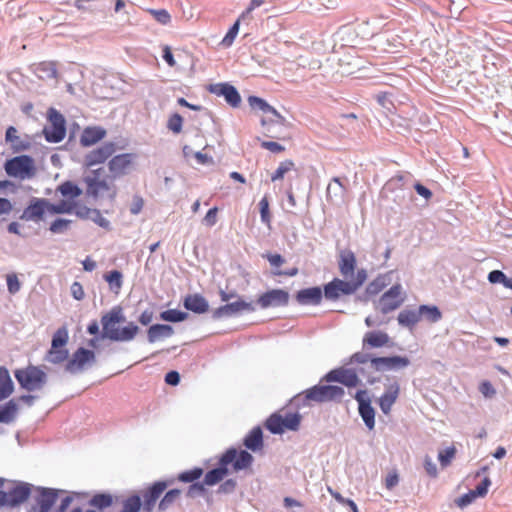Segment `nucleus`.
Returning <instances> with one entry per match:
<instances>
[{
	"mask_svg": "<svg viewBox=\"0 0 512 512\" xmlns=\"http://www.w3.org/2000/svg\"><path fill=\"white\" fill-rule=\"evenodd\" d=\"M253 462V456L245 450L230 448L221 456L219 467L209 472L204 477V484L212 486L219 483L228 474V465H232L235 472L247 469Z\"/></svg>",
	"mask_w": 512,
	"mask_h": 512,
	"instance_id": "1",
	"label": "nucleus"
},
{
	"mask_svg": "<svg viewBox=\"0 0 512 512\" xmlns=\"http://www.w3.org/2000/svg\"><path fill=\"white\" fill-rule=\"evenodd\" d=\"M125 321L123 309L120 306L113 307L101 318L104 336L112 341H130L137 335L139 328L134 323H129L122 329L117 325Z\"/></svg>",
	"mask_w": 512,
	"mask_h": 512,
	"instance_id": "2",
	"label": "nucleus"
},
{
	"mask_svg": "<svg viewBox=\"0 0 512 512\" xmlns=\"http://www.w3.org/2000/svg\"><path fill=\"white\" fill-rule=\"evenodd\" d=\"M83 182L86 186V195L94 200L104 197L114 200L117 195L113 177L109 176L103 167L87 172Z\"/></svg>",
	"mask_w": 512,
	"mask_h": 512,
	"instance_id": "3",
	"label": "nucleus"
},
{
	"mask_svg": "<svg viewBox=\"0 0 512 512\" xmlns=\"http://www.w3.org/2000/svg\"><path fill=\"white\" fill-rule=\"evenodd\" d=\"M365 270H358L354 279H339L334 278L331 282L324 285V296L328 300H337L341 296L354 294L365 282Z\"/></svg>",
	"mask_w": 512,
	"mask_h": 512,
	"instance_id": "4",
	"label": "nucleus"
},
{
	"mask_svg": "<svg viewBox=\"0 0 512 512\" xmlns=\"http://www.w3.org/2000/svg\"><path fill=\"white\" fill-rule=\"evenodd\" d=\"M4 170L8 176L20 180L32 179L37 174L35 160L29 155H19L6 160Z\"/></svg>",
	"mask_w": 512,
	"mask_h": 512,
	"instance_id": "5",
	"label": "nucleus"
},
{
	"mask_svg": "<svg viewBox=\"0 0 512 512\" xmlns=\"http://www.w3.org/2000/svg\"><path fill=\"white\" fill-rule=\"evenodd\" d=\"M15 378L20 386L28 391L40 390L46 384V373L37 366L29 365L15 371Z\"/></svg>",
	"mask_w": 512,
	"mask_h": 512,
	"instance_id": "6",
	"label": "nucleus"
},
{
	"mask_svg": "<svg viewBox=\"0 0 512 512\" xmlns=\"http://www.w3.org/2000/svg\"><path fill=\"white\" fill-rule=\"evenodd\" d=\"M69 340L68 330L62 326L56 330L52 337L51 347L45 359L52 364H60L68 359V350L65 348Z\"/></svg>",
	"mask_w": 512,
	"mask_h": 512,
	"instance_id": "7",
	"label": "nucleus"
},
{
	"mask_svg": "<svg viewBox=\"0 0 512 512\" xmlns=\"http://www.w3.org/2000/svg\"><path fill=\"white\" fill-rule=\"evenodd\" d=\"M4 480L0 478V488L3 486ZM31 489L28 484H14L7 491L0 490V508H14L24 503L30 496Z\"/></svg>",
	"mask_w": 512,
	"mask_h": 512,
	"instance_id": "8",
	"label": "nucleus"
},
{
	"mask_svg": "<svg viewBox=\"0 0 512 512\" xmlns=\"http://www.w3.org/2000/svg\"><path fill=\"white\" fill-rule=\"evenodd\" d=\"M343 395V388L334 385H316L304 392L305 402L307 405L311 402L322 403L339 400Z\"/></svg>",
	"mask_w": 512,
	"mask_h": 512,
	"instance_id": "9",
	"label": "nucleus"
},
{
	"mask_svg": "<svg viewBox=\"0 0 512 512\" xmlns=\"http://www.w3.org/2000/svg\"><path fill=\"white\" fill-rule=\"evenodd\" d=\"M301 416L298 413L272 414L266 421V428L273 434H281L286 430H298Z\"/></svg>",
	"mask_w": 512,
	"mask_h": 512,
	"instance_id": "10",
	"label": "nucleus"
},
{
	"mask_svg": "<svg viewBox=\"0 0 512 512\" xmlns=\"http://www.w3.org/2000/svg\"><path fill=\"white\" fill-rule=\"evenodd\" d=\"M45 139L51 143L62 141L66 135L65 119L57 110H49V125L43 129Z\"/></svg>",
	"mask_w": 512,
	"mask_h": 512,
	"instance_id": "11",
	"label": "nucleus"
},
{
	"mask_svg": "<svg viewBox=\"0 0 512 512\" xmlns=\"http://www.w3.org/2000/svg\"><path fill=\"white\" fill-rule=\"evenodd\" d=\"M404 302L402 287L400 284L393 285L378 300L376 309L383 314H388L401 306Z\"/></svg>",
	"mask_w": 512,
	"mask_h": 512,
	"instance_id": "12",
	"label": "nucleus"
},
{
	"mask_svg": "<svg viewBox=\"0 0 512 512\" xmlns=\"http://www.w3.org/2000/svg\"><path fill=\"white\" fill-rule=\"evenodd\" d=\"M95 362V353L83 347L78 348L66 364V371L78 373L83 371L87 365Z\"/></svg>",
	"mask_w": 512,
	"mask_h": 512,
	"instance_id": "13",
	"label": "nucleus"
},
{
	"mask_svg": "<svg viewBox=\"0 0 512 512\" xmlns=\"http://www.w3.org/2000/svg\"><path fill=\"white\" fill-rule=\"evenodd\" d=\"M400 395V384L396 379H388L385 385V391L378 399V405L383 414L389 415L392 406L396 403Z\"/></svg>",
	"mask_w": 512,
	"mask_h": 512,
	"instance_id": "14",
	"label": "nucleus"
},
{
	"mask_svg": "<svg viewBox=\"0 0 512 512\" xmlns=\"http://www.w3.org/2000/svg\"><path fill=\"white\" fill-rule=\"evenodd\" d=\"M46 213L50 214V202L45 198H33L24 209L21 219L39 222Z\"/></svg>",
	"mask_w": 512,
	"mask_h": 512,
	"instance_id": "15",
	"label": "nucleus"
},
{
	"mask_svg": "<svg viewBox=\"0 0 512 512\" xmlns=\"http://www.w3.org/2000/svg\"><path fill=\"white\" fill-rule=\"evenodd\" d=\"M116 151V146L113 142H106L103 145L91 150L84 156V165L86 167H93L98 164L104 163Z\"/></svg>",
	"mask_w": 512,
	"mask_h": 512,
	"instance_id": "16",
	"label": "nucleus"
},
{
	"mask_svg": "<svg viewBox=\"0 0 512 512\" xmlns=\"http://www.w3.org/2000/svg\"><path fill=\"white\" fill-rule=\"evenodd\" d=\"M289 302V293L282 289L269 290L257 299L258 305L266 309L268 307L285 306Z\"/></svg>",
	"mask_w": 512,
	"mask_h": 512,
	"instance_id": "17",
	"label": "nucleus"
},
{
	"mask_svg": "<svg viewBox=\"0 0 512 512\" xmlns=\"http://www.w3.org/2000/svg\"><path fill=\"white\" fill-rule=\"evenodd\" d=\"M371 366L376 371H388L405 368L410 361L407 357L391 356V357H375L370 359Z\"/></svg>",
	"mask_w": 512,
	"mask_h": 512,
	"instance_id": "18",
	"label": "nucleus"
},
{
	"mask_svg": "<svg viewBox=\"0 0 512 512\" xmlns=\"http://www.w3.org/2000/svg\"><path fill=\"white\" fill-rule=\"evenodd\" d=\"M168 483L165 481L155 482L151 487L142 492L143 509L145 512H152L156 501L167 488Z\"/></svg>",
	"mask_w": 512,
	"mask_h": 512,
	"instance_id": "19",
	"label": "nucleus"
},
{
	"mask_svg": "<svg viewBox=\"0 0 512 512\" xmlns=\"http://www.w3.org/2000/svg\"><path fill=\"white\" fill-rule=\"evenodd\" d=\"M356 257L351 250H342L339 253L338 267L340 274L345 279H354L356 277Z\"/></svg>",
	"mask_w": 512,
	"mask_h": 512,
	"instance_id": "20",
	"label": "nucleus"
},
{
	"mask_svg": "<svg viewBox=\"0 0 512 512\" xmlns=\"http://www.w3.org/2000/svg\"><path fill=\"white\" fill-rule=\"evenodd\" d=\"M5 141L10 144L13 153H21L31 148L32 143L28 136L20 137L14 126H9L5 133Z\"/></svg>",
	"mask_w": 512,
	"mask_h": 512,
	"instance_id": "21",
	"label": "nucleus"
},
{
	"mask_svg": "<svg viewBox=\"0 0 512 512\" xmlns=\"http://www.w3.org/2000/svg\"><path fill=\"white\" fill-rule=\"evenodd\" d=\"M365 391L359 390L354 398L359 404V414L361 415L365 425L372 430L375 426V410L371 406L369 400L364 399Z\"/></svg>",
	"mask_w": 512,
	"mask_h": 512,
	"instance_id": "22",
	"label": "nucleus"
},
{
	"mask_svg": "<svg viewBox=\"0 0 512 512\" xmlns=\"http://www.w3.org/2000/svg\"><path fill=\"white\" fill-rule=\"evenodd\" d=\"M133 158L134 155L131 153L119 154L112 157L108 163L109 171L113 175L112 177L125 175L132 165Z\"/></svg>",
	"mask_w": 512,
	"mask_h": 512,
	"instance_id": "23",
	"label": "nucleus"
},
{
	"mask_svg": "<svg viewBox=\"0 0 512 512\" xmlns=\"http://www.w3.org/2000/svg\"><path fill=\"white\" fill-rule=\"evenodd\" d=\"M255 308L252 303L246 302L244 300H237L232 303L225 304L223 306L218 307L214 311L215 318H222L227 316H232L238 314L243 311H254Z\"/></svg>",
	"mask_w": 512,
	"mask_h": 512,
	"instance_id": "24",
	"label": "nucleus"
},
{
	"mask_svg": "<svg viewBox=\"0 0 512 512\" xmlns=\"http://www.w3.org/2000/svg\"><path fill=\"white\" fill-rule=\"evenodd\" d=\"M326 379L339 382L347 387H356L360 383L356 372L351 369L332 370L326 375Z\"/></svg>",
	"mask_w": 512,
	"mask_h": 512,
	"instance_id": "25",
	"label": "nucleus"
},
{
	"mask_svg": "<svg viewBox=\"0 0 512 512\" xmlns=\"http://www.w3.org/2000/svg\"><path fill=\"white\" fill-rule=\"evenodd\" d=\"M210 91L218 96H223L232 107H238L241 97L236 88L227 83H220L211 86Z\"/></svg>",
	"mask_w": 512,
	"mask_h": 512,
	"instance_id": "26",
	"label": "nucleus"
},
{
	"mask_svg": "<svg viewBox=\"0 0 512 512\" xmlns=\"http://www.w3.org/2000/svg\"><path fill=\"white\" fill-rule=\"evenodd\" d=\"M323 293L320 287H310L299 290L295 298L301 305H319L322 301Z\"/></svg>",
	"mask_w": 512,
	"mask_h": 512,
	"instance_id": "27",
	"label": "nucleus"
},
{
	"mask_svg": "<svg viewBox=\"0 0 512 512\" xmlns=\"http://www.w3.org/2000/svg\"><path fill=\"white\" fill-rule=\"evenodd\" d=\"M105 135L106 131L100 127H87L81 134L80 144L83 147H90L101 141Z\"/></svg>",
	"mask_w": 512,
	"mask_h": 512,
	"instance_id": "28",
	"label": "nucleus"
},
{
	"mask_svg": "<svg viewBox=\"0 0 512 512\" xmlns=\"http://www.w3.org/2000/svg\"><path fill=\"white\" fill-rule=\"evenodd\" d=\"M57 491L49 488H42L37 498L39 512H50L57 500Z\"/></svg>",
	"mask_w": 512,
	"mask_h": 512,
	"instance_id": "29",
	"label": "nucleus"
},
{
	"mask_svg": "<svg viewBox=\"0 0 512 512\" xmlns=\"http://www.w3.org/2000/svg\"><path fill=\"white\" fill-rule=\"evenodd\" d=\"M184 307L194 313H205L208 311L209 305L206 299L200 294H190L184 299Z\"/></svg>",
	"mask_w": 512,
	"mask_h": 512,
	"instance_id": "30",
	"label": "nucleus"
},
{
	"mask_svg": "<svg viewBox=\"0 0 512 512\" xmlns=\"http://www.w3.org/2000/svg\"><path fill=\"white\" fill-rule=\"evenodd\" d=\"M249 105L253 109L261 110L264 112H272L273 118H269V122H282L284 118L277 112V110L270 106L264 99L257 96H250L248 98Z\"/></svg>",
	"mask_w": 512,
	"mask_h": 512,
	"instance_id": "31",
	"label": "nucleus"
},
{
	"mask_svg": "<svg viewBox=\"0 0 512 512\" xmlns=\"http://www.w3.org/2000/svg\"><path fill=\"white\" fill-rule=\"evenodd\" d=\"M14 391V384L8 369L0 366V401L8 398Z\"/></svg>",
	"mask_w": 512,
	"mask_h": 512,
	"instance_id": "32",
	"label": "nucleus"
},
{
	"mask_svg": "<svg viewBox=\"0 0 512 512\" xmlns=\"http://www.w3.org/2000/svg\"><path fill=\"white\" fill-rule=\"evenodd\" d=\"M173 332V328L170 325L155 324L149 327L147 337L150 343H154L161 338L170 337Z\"/></svg>",
	"mask_w": 512,
	"mask_h": 512,
	"instance_id": "33",
	"label": "nucleus"
},
{
	"mask_svg": "<svg viewBox=\"0 0 512 512\" xmlns=\"http://www.w3.org/2000/svg\"><path fill=\"white\" fill-rule=\"evenodd\" d=\"M244 445L252 451H258L263 448V434L260 427L253 428L245 437Z\"/></svg>",
	"mask_w": 512,
	"mask_h": 512,
	"instance_id": "34",
	"label": "nucleus"
},
{
	"mask_svg": "<svg viewBox=\"0 0 512 512\" xmlns=\"http://www.w3.org/2000/svg\"><path fill=\"white\" fill-rule=\"evenodd\" d=\"M389 342V336L385 332H368L365 334L363 343L373 348L386 346Z\"/></svg>",
	"mask_w": 512,
	"mask_h": 512,
	"instance_id": "35",
	"label": "nucleus"
},
{
	"mask_svg": "<svg viewBox=\"0 0 512 512\" xmlns=\"http://www.w3.org/2000/svg\"><path fill=\"white\" fill-rule=\"evenodd\" d=\"M18 411L15 399H12L0 406V423H10L14 420Z\"/></svg>",
	"mask_w": 512,
	"mask_h": 512,
	"instance_id": "36",
	"label": "nucleus"
},
{
	"mask_svg": "<svg viewBox=\"0 0 512 512\" xmlns=\"http://www.w3.org/2000/svg\"><path fill=\"white\" fill-rule=\"evenodd\" d=\"M35 72L40 78L55 79L57 77V66L55 62L47 61L36 65Z\"/></svg>",
	"mask_w": 512,
	"mask_h": 512,
	"instance_id": "37",
	"label": "nucleus"
},
{
	"mask_svg": "<svg viewBox=\"0 0 512 512\" xmlns=\"http://www.w3.org/2000/svg\"><path fill=\"white\" fill-rule=\"evenodd\" d=\"M421 320L418 310H403L398 315L400 325L412 328Z\"/></svg>",
	"mask_w": 512,
	"mask_h": 512,
	"instance_id": "38",
	"label": "nucleus"
},
{
	"mask_svg": "<svg viewBox=\"0 0 512 512\" xmlns=\"http://www.w3.org/2000/svg\"><path fill=\"white\" fill-rule=\"evenodd\" d=\"M421 319H426L429 322L435 323L442 318V313L437 306L421 305L418 308Z\"/></svg>",
	"mask_w": 512,
	"mask_h": 512,
	"instance_id": "39",
	"label": "nucleus"
},
{
	"mask_svg": "<svg viewBox=\"0 0 512 512\" xmlns=\"http://www.w3.org/2000/svg\"><path fill=\"white\" fill-rule=\"evenodd\" d=\"M296 170L295 163L293 160L286 159L280 162L277 169L271 175V181L275 182L278 180H282L285 175L291 171Z\"/></svg>",
	"mask_w": 512,
	"mask_h": 512,
	"instance_id": "40",
	"label": "nucleus"
},
{
	"mask_svg": "<svg viewBox=\"0 0 512 512\" xmlns=\"http://www.w3.org/2000/svg\"><path fill=\"white\" fill-rule=\"evenodd\" d=\"M75 209V201L61 200L56 204L50 203V214H72Z\"/></svg>",
	"mask_w": 512,
	"mask_h": 512,
	"instance_id": "41",
	"label": "nucleus"
},
{
	"mask_svg": "<svg viewBox=\"0 0 512 512\" xmlns=\"http://www.w3.org/2000/svg\"><path fill=\"white\" fill-rule=\"evenodd\" d=\"M58 191L62 194V196L68 197L72 201H74V199L78 198L82 194V190L70 181L62 183L58 187Z\"/></svg>",
	"mask_w": 512,
	"mask_h": 512,
	"instance_id": "42",
	"label": "nucleus"
},
{
	"mask_svg": "<svg viewBox=\"0 0 512 512\" xmlns=\"http://www.w3.org/2000/svg\"><path fill=\"white\" fill-rule=\"evenodd\" d=\"M181 491L179 489L169 490L164 497L160 500L158 508L165 511L170 508L180 497Z\"/></svg>",
	"mask_w": 512,
	"mask_h": 512,
	"instance_id": "43",
	"label": "nucleus"
},
{
	"mask_svg": "<svg viewBox=\"0 0 512 512\" xmlns=\"http://www.w3.org/2000/svg\"><path fill=\"white\" fill-rule=\"evenodd\" d=\"M105 281L108 282L110 289L118 293L122 287V273L118 270H113L104 275Z\"/></svg>",
	"mask_w": 512,
	"mask_h": 512,
	"instance_id": "44",
	"label": "nucleus"
},
{
	"mask_svg": "<svg viewBox=\"0 0 512 512\" xmlns=\"http://www.w3.org/2000/svg\"><path fill=\"white\" fill-rule=\"evenodd\" d=\"M456 453H457L456 447L453 445L450 447H447L444 450L439 451L438 460L440 462L441 467L442 468L448 467L452 463L453 459L455 458Z\"/></svg>",
	"mask_w": 512,
	"mask_h": 512,
	"instance_id": "45",
	"label": "nucleus"
},
{
	"mask_svg": "<svg viewBox=\"0 0 512 512\" xmlns=\"http://www.w3.org/2000/svg\"><path fill=\"white\" fill-rule=\"evenodd\" d=\"M160 318L168 322H181L187 318V313L177 309H168L160 314Z\"/></svg>",
	"mask_w": 512,
	"mask_h": 512,
	"instance_id": "46",
	"label": "nucleus"
},
{
	"mask_svg": "<svg viewBox=\"0 0 512 512\" xmlns=\"http://www.w3.org/2000/svg\"><path fill=\"white\" fill-rule=\"evenodd\" d=\"M112 496L109 494H96L90 501V504L98 509H104L111 506Z\"/></svg>",
	"mask_w": 512,
	"mask_h": 512,
	"instance_id": "47",
	"label": "nucleus"
},
{
	"mask_svg": "<svg viewBox=\"0 0 512 512\" xmlns=\"http://www.w3.org/2000/svg\"><path fill=\"white\" fill-rule=\"evenodd\" d=\"M146 11L162 25H168L171 22V15L166 9H147Z\"/></svg>",
	"mask_w": 512,
	"mask_h": 512,
	"instance_id": "48",
	"label": "nucleus"
},
{
	"mask_svg": "<svg viewBox=\"0 0 512 512\" xmlns=\"http://www.w3.org/2000/svg\"><path fill=\"white\" fill-rule=\"evenodd\" d=\"M203 474V469L196 467L192 470L184 471L178 475V480L185 483H191L199 479Z\"/></svg>",
	"mask_w": 512,
	"mask_h": 512,
	"instance_id": "49",
	"label": "nucleus"
},
{
	"mask_svg": "<svg viewBox=\"0 0 512 512\" xmlns=\"http://www.w3.org/2000/svg\"><path fill=\"white\" fill-rule=\"evenodd\" d=\"M259 210H260V216L261 221L266 224L267 226H270L271 224V213L269 209V200L267 196H264L260 202H259Z\"/></svg>",
	"mask_w": 512,
	"mask_h": 512,
	"instance_id": "50",
	"label": "nucleus"
},
{
	"mask_svg": "<svg viewBox=\"0 0 512 512\" xmlns=\"http://www.w3.org/2000/svg\"><path fill=\"white\" fill-rule=\"evenodd\" d=\"M141 508V498L138 495L128 497L123 503L122 512H139Z\"/></svg>",
	"mask_w": 512,
	"mask_h": 512,
	"instance_id": "51",
	"label": "nucleus"
},
{
	"mask_svg": "<svg viewBox=\"0 0 512 512\" xmlns=\"http://www.w3.org/2000/svg\"><path fill=\"white\" fill-rule=\"evenodd\" d=\"M183 118L180 114L175 113L168 119L167 127L173 133L178 134L182 131Z\"/></svg>",
	"mask_w": 512,
	"mask_h": 512,
	"instance_id": "52",
	"label": "nucleus"
},
{
	"mask_svg": "<svg viewBox=\"0 0 512 512\" xmlns=\"http://www.w3.org/2000/svg\"><path fill=\"white\" fill-rule=\"evenodd\" d=\"M239 24H240V21L237 20L233 26L229 29V31L226 33L225 37L223 38L222 40V44L225 46V47H229L232 45L235 37L237 36L238 32H239Z\"/></svg>",
	"mask_w": 512,
	"mask_h": 512,
	"instance_id": "53",
	"label": "nucleus"
},
{
	"mask_svg": "<svg viewBox=\"0 0 512 512\" xmlns=\"http://www.w3.org/2000/svg\"><path fill=\"white\" fill-rule=\"evenodd\" d=\"M70 223L71 220L59 218L51 223L49 229L52 233H63L68 229Z\"/></svg>",
	"mask_w": 512,
	"mask_h": 512,
	"instance_id": "54",
	"label": "nucleus"
},
{
	"mask_svg": "<svg viewBox=\"0 0 512 512\" xmlns=\"http://www.w3.org/2000/svg\"><path fill=\"white\" fill-rule=\"evenodd\" d=\"M8 291L11 294L17 293L21 288V283L15 273L7 274L6 276Z\"/></svg>",
	"mask_w": 512,
	"mask_h": 512,
	"instance_id": "55",
	"label": "nucleus"
},
{
	"mask_svg": "<svg viewBox=\"0 0 512 512\" xmlns=\"http://www.w3.org/2000/svg\"><path fill=\"white\" fill-rule=\"evenodd\" d=\"M93 210L94 209L79 204L78 202L75 201V209L73 213L80 219H90V217H92Z\"/></svg>",
	"mask_w": 512,
	"mask_h": 512,
	"instance_id": "56",
	"label": "nucleus"
},
{
	"mask_svg": "<svg viewBox=\"0 0 512 512\" xmlns=\"http://www.w3.org/2000/svg\"><path fill=\"white\" fill-rule=\"evenodd\" d=\"M399 483V474L396 469L391 470L388 472L387 476L385 477L384 484L386 489L392 490L395 486H397Z\"/></svg>",
	"mask_w": 512,
	"mask_h": 512,
	"instance_id": "57",
	"label": "nucleus"
},
{
	"mask_svg": "<svg viewBox=\"0 0 512 512\" xmlns=\"http://www.w3.org/2000/svg\"><path fill=\"white\" fill-rule=\"evenodd\" d=\"M90 219L100 227L107 230L110 229V222L102 216L101 212L98 209L93 210L92 217H90Z\"/></svg>",
	"mask_w": 512,
	"mask_h": 512,
	"instance_id": "58",
	"label": "nucleus"
},
{
	"mask_svg": "<svg viewBox=\"0 0 512 512\" xmlns=\"http://www.w3.org/2000/svg\"><path fill=\"white\" fill-rule=\"evenodd\" d=\"M491 485V480L489 479V477H485L481 483H479L475 489H473V492L477 495V497H484L487 492H488V488L490 487Z\"/></svg>",
	"mask_w": 512,
	"mask_h": 512,
	"instance_id": "59",
	"label": "nucleus"
},
{
	"mask_svg": "<svg viewBox=\"0 0 512 512\" xmlns=\"http://www.w3.org/2000/svg\"><path fill=\"white\" fill-rule=\"evenodd\" d=\"M424 468H425L426 473L430 477H432V478L437 477V475H438L437 467L430 456H426L424 458Z\"/></svg>",
	"mask_w": 512,
	"mask_h": 512,
	"instance_id": "60",
	"label": "nucleus"
},
{
	"mask_svg": "<svg viewBox=\"0 0 512 512\" xmlns=\"http://www.w3.org/2000/svg\"><path fill=\"white\" fill-rule=\"evenodd\" d=\"M476 498H477V495L473 492V490H470L468 493L459 497L456 500V504L459 507H465V506L471 504Z\"/></svg>",
	"mask_w": 512,
	"mask_h": 512,
	"instance_id": "61",
	"label": "nucleus"
},
{
	"mask_svg": "<svg viewBox=\"0 0 512 512\" xmlns=\"http://www.w3.org/2000/svg\"><path fill=\"white\" fill-rule=\"evenodd\" d=\"M479 391L483 394V396L487 398H491L496 394V390L493 385L489 381H482L479 385Z\"/></svg>",
	"mask_w": 512,
	"mask_h": 512,
	"instance_id": "62",
	"label": "nucleus"
},
{
	"mask_svg": "<svg viewBox=\"0 0 512 512\" xmlns=\"http://www.w3.org/2000/svg\"><path fill=\"white\" fill-rule=\"evenodd\" d=\"M217 216H218V208L217 207H213V208L209 209L203 219L205 225L209 226V227L214 226L217 222Z\"/></svg>",
	"mask_w": 512,
	"mask_h": 512,
	"instance_id": "63",
	"label": "nucleus"
},
{
	"mask_svg": "<svg viewBox=\"0 0 512 512\" xmlns=\"http://www.w3.org/2000/svg\"><path fill=\"white\" fill-rule=\"evenodd\" d=\"M261 147L272 153H281L285 150L284 146L274 141H262Z\"/></svg>",
	"mask_w": 512,
	"mask_h": 512,
	"instance_id": "64",
	"label": "nucleus"
}]
</instances>
